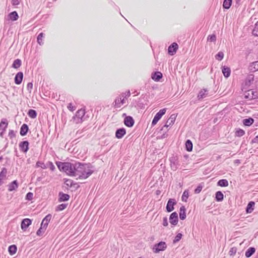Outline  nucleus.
<instances>
[{
	"mask_svg": "<svg viewBox=\"0 0 258 258\" xmlns=\"http://www.w3.org/2000/svg\"><path fill=\"white\" fill-rule=\"evenodd\" d=\"M125 103V99L123 95H120L117 97L114 102V106L115 108H120Z\"/></svg>",
	"mask_w": 258,
	"mask_h": 258,
	"instance_id": "7ed1b4c3",
	"label": "nucleus"
},
{
	"mask_svg": "<svg viewBox=\"0 0 258 258\" xmlns=\"http://www.w3.org/2000/svg\"><path fill=\"white\" fill-rule=\"evenodd\" d=\"M68 108L69 110L73 111L76 109V107L73 106V104L70 103L68 105Z\"/></svg>",
	"mask_w": 258,
	"mask_h": 258,
	"instance_id": "3c124183",
	"label": "nucleus"
},
{
	"mask_svg": "<svg viewBox=\"0 0 258 258\" xmlns=\"http://www.w3.org/2000/svg\"><path fill=\"white\" fill-rule=\"evenodd\" d=\"M208 92L207 89H203L201 90L198 95V99L200 100L206 97L208 95Z\"/></svg>",
	"mask_w": 258,
	"mask_h": 258,
	"instance_id": "dca6fc26",
	"label": "nucleus"
},
{
	"mask_svg": "<svg viewBox=\"0 0 258 258\" xmlns=\"http://www.w3.org/2000/svg\"><path fill=\"white\" fill-rule=\"evenodd\" d=\"M188 197V192L187 190H185L182 196V200L186 202Z\"/></svg>",
	"mask_w": 258,
	"mask_h": 258,
	"instance_id": "49530a36",
	"label": "nucleus"
},
{
	"mask_svg": "<svg viewBox=\"0 0 258 258\" xmlns=\"http://www.w3.org/2000/svg\"><path fill=\"white\" fill-rule=\"evenodd\" d=\"M224 57V53L222 51L219 52L216 55L215 58L218 60H221Z\"/></svg>",
	"mask_w": 258,
	"mask_h": 258,
	"instance_id": "79ce46f5",
	"label": "nucleus"
},
{
	"mask_svg": "<svg viewBox=\"0 0 258 258\" xmlns=\"http://www.w3.org/2000/svg\"><path fill=\"white\" fill-rule=\"evenodd\" d=\"M3 156L2 155H1V153H0V160H3Z\"/></svg>",
	"mask_w": 258,
	"mask_h": 258,
	"instance_id": "774afa93",
	"label": "nucleus"
},
{
	"mask_svg": "<svg viewBox=\"0 0 258 258\" xmlns=\"http://www.w3.org/2000/svg\"><path fill=\"white\" fill-rule=\"evenodd\" d=\"M84 120L83 119H80L79 118H75V115L73 116L72 119L71 121H72L74 123H81Z\"/></svg>",
	"mask_w": 258,
	"mask_h": 258,
	"instance_id": "a18cd8bd",
	"label": "nucleus"
},
{
	"mask_svg": "<svg viewBox=\"0 0 258 258\" xmlns=\"http://www.w3.org/2000/svg\"><path fill=\"white\" fill-rule=\"evenodd\" d=\"M121 95H123L124 98L125 99L131 95V93H130V91H127L125 92V93L121 94Z\"/></svg>",
	"mask_w": 258,
	"mask_h": 258,
	"instance_id": "4d7b16f0",
	"label": "nucleus"
},
{
	"mask_svg": "<svg viewBox=\"0 0 258 258\" xmlns=\"http://www.w3.org/2000/svg\"><path fill=\"white\" fill-rule=\"evenodd\" d=\"M258 29H256V28L254 27V28L253 29L252 31V34L254 36H258Z\"/></svg>",
	"mask_w": 258,
	"mask_h": 258,
	"instance_id": "e2e57ef3",
	"label": "nucleus"
},
{
	"mask_svg": "<svg viewBox=\"0 0 258 258\" xmlns=\"http://www.w3.org/2000/svg\"><path fill=\"white\" fill-rule=\"evenodd\" d=\"M216 40V37L215 35L213 34L212 35H209L208 37V40L211 42H214Z\"/></svg>",
	"mask_w": 258,
	"mask_h": 258,
	"instance_id": "09e8293b",
	"label": "nucleus"
},
{
	"mask_svg": "<svg viewBox=\"0 0 258 258\" xmlns=\"http://www.w3.org/2000/svg\"><path fill=\"white\" fill-rule=\"evenodd\" d=\"M8 17L11 21H14L18 20L19 16L17 13L14 11L9 14Z\"/></svg>",
	"mask_w": 258,
	"mask_h": 258,
	"instance_id": "4be33fe9",
	"label": "nucleus"
},
{
	"mask_svg": "<svg viewBox=\"0 0 258 258\" xmlns=\"http://www.w3.org/2000/svg\"><path fill=\"white\" fill-rule=\"evenodd\" d=\"M36 166L37 167H40L42 169L48 168V166L47 165L46 162H36Z\"/></svg>",
	"mask_w": 258,
	"mask_h": 258,
	"instance_id": "ea45409f",
	"label": "nucleus"
},
{
	"mask_svg": "<svg viewBox=\"0 0 258 258\" xmlns=\"http://www.w3.org/2000/svg\"><path fill=\"white\" fill-rule=\"evenodd\" d=\"M255 251V249L254 247H249L245 252V256L247 257H249L254 253Z\"/></svg>",
	"mask_w": 258,
	"mask_h": 258,
	"instance_id": "cd10ccee",
	"label": "nucleus"
},
{
	"mask_svg": "<svg viewBox=\"0 0 258 258\" xmlns=\"http://www.w3.org/2000/svg\"><path fill=\"white\" fill-rule=\"evenodd\" d=\"M176 204V200L174 199H170L167 204L166 209L168 212H170L174 210V206Z\"/></svg>",
	"mask_w": 258,
	"mask_h": 258,
	"instance_id": "39448f33",
	"label": "nucleus"
},
{
	"mask_svg": "<svg viewBox=\"0 0 258 258\" xmlns=\"http://www.w3.org/2000/svg\"><path fill=\"white\" fill-rule=\"evenodd\" d=\"M21 0H12V5L14 6L18 5Z\"/></svg>",
	"mask_w": 258,
	"mask_h": 258,
	"instance_id": "680f3d73",
	"label": "nucleus"
},
{
	"mask_svg": "<svg viewBox=\"0 0 258 258\" xmlns=\"http://www.w3.org/2000/svg\"><path fill=\"white\" fill-rule=\"evenodd\" d=\"M168 225V220L167 217H164L163 220V225L164 226H167Z\"/></svg>",
	"mask_w": 258,
	"mask_h": 258,
	"instance_id": "052dcab7",
	"label": "nucleus"
},
{
	"mask_svg": "<svg viewBox=\"0 0 258 258\" xmlns=\"http://www.w3.org/2000/svg\"><path fill=\"white\" fill-rule=\"evenodd\" d=\"M255 203L254 202H250L247 206L246 208V212L247 213H250L252 212V211L254 209V206Z\"/></svg>",
	"mask_w": 258,
	"mask_h": 258,
	"instance_id": "bb28decb",
	"label": "nucleus"
},
{
	"mask_svg": "<svg viewBox=\"0 0 258 258\" xmlns=\"http://www.w3.org/2000/svg\"><path fill=\"white\" fill-rule=\"evenodd\" d=\"M175 118H176L175 115L174 114H172L170 116V117L168 118V119L167 120L164 127H168L169 126L173 124V123L174 122V121L175 120Z\"/></svg>",
	"mask_w": 258,
	"mask_h": 258,
	"instance_id": "4468645a",
	"label": "nucleus"
},
{
	"mask_svg": "<svg viewBox=\"0 0 258 258\" xmlns=\"http://www.w3.org/2000/svg\"><path fill=\"white\" fill-rule=\"evenodd\" d=\"M9 136L11 139L15 137V133L13 130H10L9 133Z\"/></svg>",
	"mask_w": 258,
	"mask_h": 258,
	"instance_id": "864d4df0",
	"label": "nucleus"
},
{
	"mask_svg": "<svg viewBox=\"0 0 258 258\" xmlns=\"http://www.w3.org/2000/svg\"><path fill=\"white\" fill-rule=\"evenodd\" d=\"M125 125L128 127H132L134 124V120L132 117L130 116H126L124 119Z\"/></svg>",
	"mask_w": 258,
	"mask_h": 258,
	"instance_id": "1a4fd4ad",
	"label": "nucleus"
},
{
	"mask_svg": "<svg viewBox=\"0 0 258 258\" xmlns=\"http://www.w3.org/2000/svg\"><path fill=\"white\" fill-rule=\"evenodd\" d=\"M31 224V220L30 219L28 218L24 219L22 220L21 224L22 229L25 230Z\"/></svg>",
	"mask_w": 258,
	"mask_h": 258,
	"instance_id": "6e6552de",
	"label": "nucleus"
},
{
	"mask_svg": "<svg viewBox=\"0 0 258 258\" xmlns=\"http://www.w3.org/2000/svg\"><path fill=\"white\" fill-rule=\"evenodd\" d=\"M245 134V132L242 129H238L235 132V135L237 137H242Z\"/></svg>",
	"mask_w": 258,
	"mask_h": 258,
	"instance_id": "c03bdc74",
	"label": "nucleus"
},
{
	"mask_svg": "<svg viewBox=\"0 0 258 258\" xmlns=\"http://www.w3.org/2000/svg\"><path fill=\"white\" fill-rule=\"evenodd\" d=\"M222 73L225 78H228L231 74L230 69L227 67L224 66L222 69Z\"/></svg>",
	"mask_w": 258,
	"mask_h": 258,
	"instance_id": "a211bd4d",
	"label": "nucleus"
},
{
	"mask_svg": "<svg viewBox=\"0 0 258 258\" xmlns=\"http://www.w3.org/2000/svg\"><path fill=\"white\" fill-rule=\"evenodd\" d=\"M23 78V74L22 72L18 73L15 77V83L17 84H20Z\"/></svg>",
	"mask_w": 258,
	"mask_h": 258,
	"instance_id": "f8f14e48",
	"label": "nucleus"
},
{
	"mask_svg": "<svg viewBox=\"0 0 258 258\" xmlns=\"http://www.w3.org/2000/svg\"><path fill=\"white\" fill-rule=\"evenodd\" d=\"M18 186L17 181L14 180L8 185V190L10 191H13L17 189Z\"/></svg>",
	"mask_w": 258,
	"mask_h": 258,
	"instance_id": "5701e85b",
	"label": "nucleus"
},
{
	"mask_svg": "<svg viewBox=\"0 0 258 258\" xmlns=\"http://www.w3.org/2000/svg\"><path fill=\"white\" fill-rule=\"evenodd\" d=\"M252 142L253 143H257L258 144V135L256 136L252 140Z\"/></svg>",
	"mask_w": 258,
	"mask_h": 258,
	"instance_id": "0e129e2a",
	"label": "nucleus"
},
{
	"mask_svg": "<svg viewBox=\"0 0 258 258\" xmlns=\"http://www.w3.org/2000/svg\"><path fill=\"white\" fill-rule=\"evenodd\" d=\"M47 165L48 166V168L50 169L51 170L53 171L55 169V166L53 165L52 162H46Z\"/></svg>",
	"mask_w": 258,
	"mask_h": 258,
	"instance_id": "603ef678",
	"label": "nucleus"
},
{
	"mask_svg": "<svg viewBox=\"0 0 258 258\" xmlns=\"http://www.w3.org/2000/svg\"><path fill=\"white\" fill-rule=\"evenodd\" d=\"M45 229H44L43 227L41 225V227L37 231V234L40 235L42 232H44Z\"/></svg>",
	"mask_w": 258,
	"mask_h": 258,
	"instance_id": "5fc2aeb1",
	"label": "nucleus"
},
{
	"mask_svg": "<svg viewBox=\"0 0 258 258\" xmlns=\"http://www.w3.org/2000/svg\"><path fill=\"white\" fill-rule=\"evenodd\" d=\"M33 197V193L29 192L27 194L26 196V199L28 201H31V200H32Z\"/></svg>",
	"mask_w": 258,
	"mask_h": 258,
	"instance_id": "8fccbe9b",
	"label": "nucleus"
},
{
	"mask_svg": "<svg viewBox=\"0 0 258 258\" xmlns=\"http://www.w3.org/2000/svg\"><path fill=\"white\" fill-rule=\"evenodd\" d=\"M85 114V111L84 109H80L76 112L75 115V118H79L80 119H83V117Z\"/></svg>",
	"mask_w": 258,
	"mask_h": 258,
	"instance_id": "a878e982",
	"label": "nucleus"
},
{
	"mask_svg": "<svg viewBox=\"0 0 258 258\" xmlns=\"http://www.w3.org/2000/svg\"><path fill=\"white\" fill-rule=\"evenodd\" d=\"M28 115L29 116L32 118H35L36 117L37 113L35 110L33 109H30L28 111Z\"/></svg>",
	"mask_w": 258,
	"mask_h": 258,
	"instance_id": "4c0bfd02",
	"label": "nucleus"
},
{
	"mask_svg": "<svg viewBox=\"0 0 258 258\" xmlns=\"http://www.w3.org/2000/svg\"><path fill=\"white\" fill-rule=\"evenodd\" d=\"M7 174V170L6 168H3L0 172V178L3 180L6 179Z\"/></svg>",
	"mask_w": 258,
	"mask_h": 258,
	"instance_id": "c85d7f7f",
	"label": "nucleus"
},
{
	"mask_svg": "<svg viewBox=\"0 0 258 258\" xmlns=\"http://www.w3.org/2000/svg\"><path fill=\"white\" fill-rule=\"evenodd\" d=\"M29 143L28 141H25L19 144V147L21 151L26 152L28 150Z\"/></svg>",
	"mask_w": 258,
	"mask_h": 258,
	"instance_id": "9b49d317",
	"label": "nucleus"
},
{
	"mask_svg": "<svg viewBox=\"0 0 258 258\" xmlns=\"http://www.w3.org/2000/svg\"><path fill=\"white\" fill-rule=\"evenodd\" d=\"M3 183V180L0 178V186Z\"/></svg>",
	"mask_w": 258,
	"mask_h": 258,
	"instance_id": "338daca9",
	"label": "nucleus"
},
{
	"mask_svg": "<svg viewBox=\"0 0 258 258\" xmlns=\"http://www.w3.org/2000/svg\"><path fill=\"white\" fill-rule=\"evenodd\" d=\"M21 65V60L19 59H17L14 60L12 67L14 68L18 69L19 68Z\"/></svg>",
	"mask_w": 258,
	"mask_h": 258,
	"instance_id": "e433bc0d",
	"label": "nucleus"
},
{
	"mask_svg": "<svg viewBox=\"0 0 258 258\" xmlns=\"http://www.w3.org/2000/svg\"><path fill=\"white\" fill-rule=\"evenodd\" d=\"M231 4L232 0H224L223 4V7L226 9H228L231 7Z\"/></svg>",
	"mask_w": 258,
	"mask_h": 258,
	"instance_id": "2f4dec72",
	"label": "nucleus"
},
{
	"mask_svg": "<svg viewBox=\"0 0 258 258\" xmlns=\"http://www.w3.org/2000/svg\"><path fill=\"white\" fill-rule=\"evenodd\" d=\"M28 131V127L26 124H23L20 130V135L24 136L26 135Z\"/></svg>",
	"mask_w": 258,
	"mask_h": 258,
	"instance_id": "393cba45",
	"label": "nucleus"
},
{
	"mask_svg": "<svg viewBox=\"0 0 258 258\" xmlns=\"http://www.w3.org/2000/svg\"><path fill=\"white\" fill-rule=\"evenodd\" d=\"M254 80V76L252 75H250L247 77L245 81V84L246 85H250L251 82Z\"/></svg>",
	"mask_w": 258,
	"mask_h": 258,
	"instance_id": "58836bf2",
	"label": "nucleus"
},
{
	"mask_svg": "<svg viewBox=\"0 0 258 258\" xmlns=\"http://www.w3.org/2000/svg\"><path fill=\"white\" fill-rule=\"evenodd\" d=\"M2 132L0 133V135L1 137H3V134L5 132H3V130H1Z\"/></svg>",
	"mask_w": 258,
	"mask_h": 258,
	"instance_id": "69168bd1",
	"label": "nucleus"
},
{
	"mask_svg": "<svg viewBox=\"0 0 258 258\" xmlns=\"http://www.w3.org/2000/svg\"><path fill=\"white\" fill-rule=\"evenodd\" d=\"M178 48V44L175 42L173 43L168 47V53L170 55H173L176 53Z\"/></svg>",
	"mask_w": 258,
	"mask_h": 258,
	"instance_id": "0eeeda50",
	"label": "nucleus"
},
{
	"mask_svg": "<svg viewBox=\"0 0 258 258\" xmlns=\"http://www.w3.org/2000/svg\"><path fill=\"white\" fill-rule=\"evenodd\" d=\"M17 250V246L15 245H12L9 247V252L11 255L14 254Z\"/></svg>",
	"mask_w": 258,
	"mask_h": 258,
	"instance_id": "c756f323",
	"label": "nucleus"
},
{
	"mask_svg": "<svg viewBox=\"0 0 258 258\" xmlns=\"http://www.w3.org/2000/svg\"><path fill=\"white\" fill-rule=\"evenodd\" d=\"M67 206V204H62L59 205L58 206H57V207L56 208V211H62V210H64V209H66Z\"/></svg>",
	"mask_w": 258,
	"mask_h": 258,
	"instance_id": "37998d69",
	"label": "nucleus"
},
{
	"mask_svg": "<svg viewBox=\"0 0 258 258\" xmlns=\"http://www.w3.org/2000/svg\"><path fill=\"white\" fill-rule=\"evenodd\" d=\"M94 170V167L90 163L82 164L78 162L75 176L77 177V179H85L91 175Z\"/></svg>",
	"mask_w": 258,
	"mask_h": 258,
	"instance_id": "f257e3e1",
	"label": "nucleus"
},
{
	"mask_svg": "<svg viewBox=\"0 0 258 258\" xmlns=\"http://www.w3.org/2000/svg\"><path fill=\"white\" fill-rule=\"evenodd\" d=\"M126 131L124 128L117 130L115 133V137L118 139H121L125 134Z\"/></svg>",
	"mask_w": 258,
	"mask_h": 258,
	"instance_id": "ddd939ff",
	"label": "nucleus"
},
{
	"mask_svg": "<svg viewBox=\"0 0 258 258\" xmlns=\"http://www.w3.org/2000/svg\"><path fill=\"white\" fill-rule=\"evenodd\" d=\"M161 117V116H160L158 113H157L152 120V125H155Z\"/></svg>",
	"mask_w": 258,
	"mask_h": 258,
	"instance_id": "c9c22d12",
	"label": "nucleus"
},
{
	"mask_svg": "<svg viewBox=\"0 0 258 258\" xmlns=\"http://www.w3.org/2000/svg\"><path fill=\"white\" fill-rule=\"evenodd\" d=\"M60 170H62L67 174L75 176L76 170L77 168L78 163L75 165L71 162H55Z\"/></svg>",
	"mask_w": 258,
	"mask_h": 258,
	"instance_id": "f03ea898",
	"label": "nucleus"
},
{
	"mask_svg": "<svg viewBox=\"0 0 258 258\" xmlns=\"http://www.w3.org/2000/svg\"><path fill=\"white\" fill-rule=\"evenodd\" d=\"M202 186L201 185H199L195 190V194H199L200 193L202 189Z\"/></svg>",
	"mask_w": 258,
	"mask_h": 258,
	"instance_id": "6e6d98bb",
	"label": "nucleus"
},
{
	"mask_svg": "<svg viewBox=\"0 0 258 258\" xmlns=\"http://www.w3.org/2000/svg\"><path fill=\"white\" fill-rule=\"evenodd\" d=\"M182 236V235L181 233H178L177 235L175 236V239L173 240V242L176 243L179 241L181 239Z\"/></svg>",
	"mask_w": 258,
	"mask_h": 258,
	"instance_id": "de8ad7c7",
	"label": "nucleus"
},
{
	"mask_svg": "<svg viewBox=\"0 0 258 258\" xmlns=\"http://www.w3.org/2000/svg\"><path fill=\"white\" fill-rule=\"evenodd\" d=\"M51 219V215L50 214H48L43 219L41 225L43 227L44 229H46L48 223L50 221Z\"/></svg>",
	"mask_w": 258,
	"mask_h": 258,
	"instance_id": "9d476101",
	"label": "nucleus"
},
{
	"mask_svg": "<svg viewBox=\"0 0 258 258\" xmlns=\"http://www.w3.org/2000/svg\"><path fill=\"white\" fill-rule=\"evenodd\" d=\"M216 199L218 202L223 200V194L221 191H218L216 193Z\"/></svg>",
	"mask_w": 258,
	"mask_h": 258,
	"instance_id": "f704fd0d",
	"label": "nucleus"
},
{
	"mask_svg": "<svg viewBox=\"0 0 258 258\" xmlns=\"http://www.w3.org/2000/svg\"><path fill=\"white\" fill-rule=\"evenodd\" d=\"M59 201L63 202L68 201L70 198V196L68 194L60 192L59 194Z\"/></svg>",
	"mask_w": 258,
	"mask_h": 258,
	"instance_id": "aec40b11",
	"label": "nucleus"
},
{
	"mask_svg": "<svg viewBox=\"0 0 258 258\" xmlns=\"http://www.w3.org/2000/svg\"><path fill=\"white\" fill-rule=\"evenodd\" d=\"M32 88H33V84L31 82L28 83L27 85V88L28 90L30 92H31Z\"/></svg>",
	"mask_w": 258,
	"mask_h": 258,
	"instance_id": "bf43d9fd",
	"label": "nucleus"
},
{
	"mask_svg": "<svg viewBox=\"0 0 258 258\" xmlns=\"http://www.w3.org/2000/svg\"><path fill=\"white\" fill-rule=\"evenodd\" d=\"M167 247V245L165 242H160L155 244L153 248V251L155 253H158L160 251L164 250Z\"/></svg>",
	"mask_w": 258,
	"mask_h": 258,
	"instance_id": "20e7f679",
	"label": "nucleus"
},
{
	"mask_svg": "<svg viewBox=\"0 0 258 258\" xmlns=\"http://www.w3.org/2000/svg\"><path fill=\"white\" fill-rule=\"evenodd\" d=\"M8 125V123L7 119L6 118L2 119L0 123V131L3 130V132H5Z\"/></svg>",
	"mask_w": 258,
	"mask_h": 258,
	"instance_id": "6ab92c4d",
	"label": "nucleus"
},
{
	"mask_svg": "<svg viewBox=\"0 0 258 258\" xmlns=\"http://www.w3.org/2000/svg\"><path fill=\"white\" fill-rule=\"evenodd\" d=\"M185 211L184 206H181L180 208L179 218L182 220H184L186 218Z\"/></svg>",
	"mask_w": 258,
	"mask_h": 258,
	"instance_id": "412c9836",
	"label": "nucleus"
},
{
	"mask_svg": "<svg viewBox=\"0 0 258 258\" xmlns=\"http://www.w3.org/2000/svg\"><path fill=\"white\" fill-rule=\"evenodd\" d=\"M185 147H186V150L188 151H191L192 150V143L189 140H188L186 141V142L185 143Z\"/></svg>",
	"mask_w": 258,
	"mask_h": 258,
	"instance_id": "72a5a7b5",
	"label": "nucleus"
},
{
	"mask_svg": "<svg viewBox=\"0 0 258 258\" xmlns=\"http://www.w3.org/2000/svg\"><path fill=\"white\" fill-rule=\"evenodd\" d=\"M245 97L249 99V100H252L255 99L257 97V95L255 94V93L253 92V91L250 90L247 92Z\"/></svg>",
	"mask_w": 258,
	"mask_h": 258,
	"instance_id": "2eb2a0df",
	"label": "nucleus"
},
{
	"mask_svg": "<svg viewBox=\"0 0 258 258\" xmlns=\"http://www.w3.org/2000/svg\"><path fill=\"white\" fill-rule=\"evenodd\" d=\"M178 221V214L176 212L172 213L169 217V222L173 226L177 224Z\"/></svg>",
	"mask_w": 258,
	"mask_h": 258,
	"instance_id": "423d86ee",
	"label": "nucleus"
},
{
	"mask_svg": "<svg viewBox=\"0 0 258 258\" xmlns=\"http://www.w3.org/2000/svg\"><path fill=\"white\" fill-rule=\"evenodd\" d=\"M162 77V74L160 72H156L152 75V79L155 81H159Z\"/></svg>",
	"mask_w": 258,
	"mask_h": 258,
	"instance_id": "f3484780",
	"label": "nucleus"
},
{
	"mask_svg": "<svg viewBox=\"0 0 258 258\" xmlns=\"http://www.w3.org/2000/svg\"><path fill=\"white\" fill-rule=\"evenodd\" d=\"M43 37L44 34L43 33H40L37 37V42L40 45L43 44V42L42 41Z\"/></svg>",
	"mask_w": 258,
	"mask_h": 258,
	"instance_id": "a19ab883",
	"label": "nucleus"
},
{
	"mask_svg": "<svg viewBox=\"0 0 258 258\" xmlns=\"http://www.w3.org/2000/svg\"><path fill=\"white\" fill-rule=\"evenodd\" d=\"M253 119L252 118H249L243 119V123L246 126H249L253 123Z\"/></svg>",
	"mask_w": 258,
	"mask_h": 258,
	"instance_id": "7c9ffc66",
	"label": "nucleus"
},
{
	"mask_svg": "<svg viewBox=\"0 0 258 258\" xmlns=\"http://www.w3.org/2000/svg\"><path fill=\"white\" fill-rule=\"evenodd\" d=\"M249 69L251 72L258 71V61L251 63L249 67Z\"/></svg>",
	"mask_w": 258,
	"mask_h": 258,
	"instance_id": "b1692460",
	"label": "nucleus"
},
{
	"mask_svg": "<svg viewBox=\"0 0 258 258\" xmlns=\"http://www.w3.org/2000/svg\"><path fill=\"white\" fill-rule=\"evenodd\" d=\"M166 108H163L162 109H161L158 112V113L161 116V117L166 112Z\"/></svg>",
	"mask_w": 258,
	"mask_h": 258,
	"instance_id": "13d9d810",
	"label": "nucleus"
},
{
	"mask_svg": "<svg viewBox=\"0 0 258 258\" xmlns=\"http://www.w3.org/2000/svg\"><path fill=\"white\" fill-rule=\"evenodd\" d=\"M218 185L222 187H226L228 185V182L226 179H221L218 182Z\"/></svg>",
	"mask_w": 258,
	"mask_h": 258,
	"instance_id": "473e14b6",
	"label": "nucleus"
}]
</instances>
